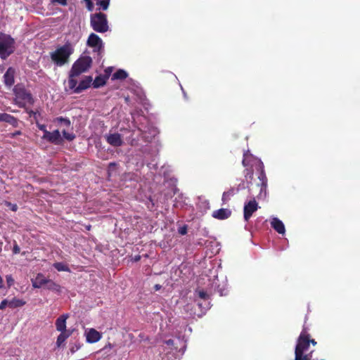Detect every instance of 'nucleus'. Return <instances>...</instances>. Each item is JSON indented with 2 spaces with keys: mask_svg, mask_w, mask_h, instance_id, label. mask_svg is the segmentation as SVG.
I'll list each match as a JSON object with an SVG mask.
<instances>
[{
  "mask_svg": "<svg viewBox=\"0 0 360 360\" xmlns=\"http://www.w3.org/2000/svg\"><path fill=\"white\" fill-rule=\"evenodd\" d=\"M309 333L306 327H303L297 340L295 349V360H311L312 351L305 354L309 347Z\"/></svg>",
  "mask_w": 360,
  "mask_h": 360,
  "instance_id": "obj_1",
  "label": "nucleus"
},
{
  "mask_svg": "<svg viewBox=\"0 0 360 360\" xmlns=\"http://www.w3.org/2000/svg\"><path fill=\"white\" fill-rule=\"evenodd\" d=\"M74 49L70 42L58 48L51 53L52 61L58 66H63L69 61L70 56L73 53Z\"/></svg>",
  "mask_w": 360,
  "mask_h": 360,
  "instance_id": "obj_2",
  "label": "nucleus"
},
{
  "mask_svg": "<svg viewBox=\"0 0 360 360\" xmlns=\"http://www.w3.org/2000/svg\"><path fill=\"white\" fill-rule=\"evenodd\" d=\"M15 51V40L10 35L0 33V57L6 59Z\"/></svg>",
  "mask_w": 360,
  "mask_h": 360,
  "instance_id": "obj_3",
  "label": "nucleus"
},
{
  "mask_svg": "<svg viewBox=\"0 0 360 360\" xmlns=\"http://www.w3.org/2000/svg\"><path fill=\"white\" fill-rule=\"evenodd\" d=\"M17 105L20 108H25L26 103L32 105L34 100L31 93L25 89L24 86L17 84L13 89Z\"/></svg>",
  "mask_w": 360,
  "mask_h": 360,
  "instance_id": "obj_4",
  "label": "nucleus"
},
{
  "mask_svg": "<svg viewBox=\"0 0 360 360\" xmlns=\"http://www.w3.org/2000/svg\"><path fill=\"white\" fill-rule=\"evenodd\" d=\"M90 25L97 32L104 33L109 30L107 15L101 12L91 15Z\"/></svg>",
  "mask_w": 360,
  "mask_h": 360,
  "instance_id": "obj_5",
  "label": "nucleus"
},
{
  "mask_svg": "<svg viewBox=\"0 0 360 360\" xmlns=\"http://www.w3.org/2000/svg\"><path fill=\"white\" fill-rule=\"evenodd\" d=\"M92 65V58L84 56L79 57L72 65L70 70L73 75H80L89 70Z\"/></svg>",
  "mask_w": 360,
  "mask_h": 360,
  "instance_id": "obj_6",
  "label": "nucleus"
},
{
  "mask_svg": "<svg viewBox=\"0 0 360 360\" xmlns=\"http://www.w3.org/2000/svg\"><path fill=\"white\" fill-rule=\"evenodd\" d=\"M259 208V204L255 198L245 202L243 207L244 220L247 222L249 221L253 213L255 212Z\"/></svg>",
  "mask_w": 360,
  "mask_h": 360,
  "instance_id": "obj_7",
  "label": "nucleus"
},
{
  "mask_svg": "<svg viewBox=\"0 0 360 360\" xmlns=\"http://www.w3.org/2000/svg\"><path fill=\"white\" fill-rule=\"evenodd\" d=\"M41 138L54 145H61L63 143V138L61 136L58 129H56L53 131H49V132H46L45 134H43Z\"/></svg>",
  "mask_w": 360,
  "mask_h": 360,
  "instance_id": "obj_8",
  "label": "nucleus"
},
{
  "mask_svg": "<svg viewBox=\"0 0 360 360\" xmlns=\"http://www.w3.org/2000/svg\"><path fill=\"white\" fill-rule=\"evenodd\" d=\"M258 170H259L258 176L259 182L257 184V186L259 188V194H262L263 191H266L267 178L264 172V164L261 160H258Z\"/></svg>",
  "mask_w": 360,
  "mask_h": 360,
  "instance_id": "obj_9",
  "label": "nucleus"
},
{
  "mask_svg": "<svg viewBox=\"0 0 360 360\" xmlns=\"http://www.w3.org/2000/svg\"><path fill=\"white\" fill-rule=\"evenodd\" d=\"M87 45L90 47L96 48L98 51H100L103 47V41L97 34L91 33L88 37Z\"/></svg>",
  "mask_w": 360,
  "mask_h": 360,
  "instance_id": "obj_10",
  "label": "nucleus"
},
{
  "mask_svg": "<svg viewBox=\"0 0 360 360\" xmlns=\"http://www.w3.org/2000/svg\"><path fill=\"white\" fill-rule=\"evenodd\" d=\"M106 141L115 147L121 146L123 143L122 136L118 133L110 134L105 136Z\"/></svg>",
  "mask_w": 360,
  "mask_h": 360,
  "instance_id": "obj_11",
  "label": "nucleus"
},
{
  "mask_svg": "<svg viewBox=\"0 0 360 360\" xmlns=\"http://www.w3.org/2000/svg\"><path fill=\"white\" fill-rule=\"evenodd\" d=\"M15 69L10 67L7 69L6 72L4 75V84L6 86L11 87L15 82Z\"/></svg>",
  "mask_w": 360,
  "mask_h": 360,
  "instance_id": "obj_12",
  "label": "nucleus"
},
{
  "mask_svg": "<svg viewBox=\"0 0 360 360\" xmlns=\"http://www.w3.org/2000/svg\"><path fill=\"white\" fill-rule=\"evenodd\" d=\"M231 215V211L229 209H226V208H221V209L214 210L212 214V217L213 218L219 219V220L226 219L229 217H230Z\"/></svg>",
  "mask_w": 360,
  "mask_h": 360,
  "instance_id": "obj_13",
  "label": "nucleus"
},
{
  "mask_svg": "<svg viewBox=\"0 0 360 360\" xmlns=\"http://www.w3.org/2000/svg\"><path fill=\"white\" fill-rule=\"evenodd\" d=\"M69 316L68 314H64L60 316L56 321V330L59 332H68L66 327V320L68 319Z\"/></svg>",
  "mask_w": 360,
  "mask_h": 360,
  "instance_id": "obj_14",
  "label": "nucleus"
},
{
  "mask_svg": "<svg viewBox=\"0 0 360 360\" xmlns=\"http://www.w3.org/2000/svg\"><path fill=\"white\" fill-rule=\"evenodd\" d=\"M101 334L94 328H90L86 333V342L89 343H95L101 338Z\"/></svg>",
  "mask_w": 360,
  "mask_h": 360,
  "instance_id": "obj_15",
  "label": "nucleus"
},
{
  "mask_svg": "<svg viewBox=\"0 0 360 360\" xmlns=\"http://www.w3.org/2000/svg\"><path fill=\"white\" fill-rule=\"evenodd\" d=\"M93 78L91 76H86L80 81L79 85L75 89V94H79L82 91L87 89L92 84Z\"/></svg>",
  "mask_w": 360,
  "mask_h": 360,
  "instance_id": "obj_16",
  "label": "nucleus"
},
{
  "mask_svg": "<svg viewBox=\"0 0 360 360\" xmlns=\"http://www.w3.org/2000/svg\"><path fill=\"white\" fill-rule=\"evenodd\" d=\"M271 227L277 231L280 234H284L285 229V226L282 221H281L279 219L274 217L272 219L271 221Z\"/></svg>",
  "mask_w": 360,
  "mask_h": 360,
  "instance_id": "obj_17",
  "label": "nucleus"
},
{
  "mask_svg": "<svg viewBox=\"0 0 360 360\" xmlns=\"http://www.w3.org/2000/svg\"><path fill=\"white\" fill-rule=\"evenodd\" d=\"M47 278L42 274H38L34 280H32V286L34 288H40L46 285Z\"/></svg>",
  "mask_w": 360,
  "mask_h": 360,
  "instance_id": "obj_18",
  "label": "nucleus"
},
{
  "mask_svg": "<svg viewBox=\"0 0 360 360\" xmlns=\"http://www.w3.org/2000/svg\"><path fill=\"white\" fill-rule=\"evenodd\" d=\"M195 294L198 295L200 299L205 302V306L203 307V309L205 310H207L210 308V295L207 293V292L202 290H195Z\"/></svg>",
  "mask_w": 360,
  "mask_h": 360,
  "instance_id": "obj_19",
  "label": "nucleus"
},
{
  "mask_svg": "<svg viewBox=\"0 0 360 360\" xmlns=\"http://www.w3.org/2000/svg\"><path fill=\"white\" fill-rule=\"evenodd\" d=\"M108 75H98L92 82V86L94 88H99L104 86L108 79Z\"/></svg>",
  "mask_w": 360,
  "mask_h": 360,
  "instance_id": "obj_20",
  "label": "nucleus"
},
{
  "mask_svg": "<svg viewBox=\"0 0 360 360\" xmlns=\"http://www.w3.org/2000/svg\"><path fill=\"white\" fill-rule=\"evenodd\" d=\"M2 122L8 123L13 127H17L18 126V120L10 114L4 113Z\"/></svg>",
  "mask_w": 360,
  "mask_h": 360,
  "instance_id": "obj_21",
  "label": "nucleus"
},
{
  "mask_svg": "<svg viewBox=\"0 0 360 360\" xmlns=\"http://www.w3.org/2000/svg\"><path fill=\"white\" fill-rule=\"evenodd\" d=\"M72 332H60V334L58 336L56 340V347H60L65 340L71 335Z\"/></svg>",
  "mask_w": 360,
  "mask_h": 360,
  "instance_id": "obj_22",
  "label": "nucleus"
},
{
  "mask_svg": "<svg viewBox=\"0 0 360 360\" xmlns=\"http://www.w3.org/2000/svg\"><path fill=\"white\" fill-rule=\"evenodd\" d=\"M77 75H73L72 72L70 71L69 77H68V86L70 89L73 90V92L75 93V89H77V81L75 77H78Z\"/></svg>",
  "mask_w": 360,
  "mask_h": 360,
  "instance_id": "obj_23",
  "label": "nucleus"
},
{
  "mask_svg": "<svg viewBox=\"0 0 360 360\" xmlns=\"http://www.w3.org/2000/svg\"><path fill=\"white\" fill-rule=\"evenodd\" d=\"M8 302H9L8 307H10L11 309L21 307H23L26 304V302L24 301L23 300H20V299H18L16 297H13L11 300H10Z\"/></svg>",
  "mask_w": 360,
  "mask_h": 360,
  "instance_id": "obj_24",
  "label": "nucleus"
},
{
  "mask_svg": "<svg viewBox=\"0 0 360 360\" xmlns=\"http://www.w3.org/2000/svg\"><path fill=\"white\" fill-rule=\"evenodd\" d=\"M46 288L54 291V292H60V285L52 280L48 279L46 283Z\"/></svg>",
  "mask_w": 360,
  "mask_h": 360,
  "instance_id": "obj_25",
  "label": "nucleus"
},
{
  "mask_svg": "<svg viewBox=\"0 0 360 360\" xmlns=\"http://www.w3.org/2000/svg\"><path fill=\"white\" fill-rule=\"evenodd\" d=\"M128 76V74L127 72L124 70H117L112 76V80H115V79H120V80H123L124 79H126Z\"/></svg>",
  "mask_w": 360,
  "mask_h": 360,
  "instance_id": "obj_26",
  "label": "nucleus"
},
{
  "mask_svg": "<svg viewBox=\"0 0 360 360\" xmlns=\"http://www.w3.org/2000/svg\"><path fill=\"white\" fill-rule=\"evenodd\" d=\"M234 194L235 191L233 188H231L229 191L224 192L221 198L222 203L224 205L226 204Z\"/></svg>",
  "mask_w": 360,
  "mask_h": 360,
  "instance_id": "obj_27",
  "label": "nucleus"
},
{
  "mask_svg": "<svg viewBox=\"0 0 360 360\" xmlns=\"http://www.w3.org/2000/svg\"><path fill=\"white\" fill-rule=\"evenodd\" d=\"M55 122L60 123L65 126L66 127H70L71 125V122L69 118L58 117L54 120Z\"/></svg>",
  "mask_w": 360,
  "mask_h": 360,
  "instance_id": "obj_28",
  "label": "nucleus"
},
{
  "mask_svg": "<svg viewBox=\"0 0 360 360\" xmlns=\"http://www.w3.org/2000/svg\"><path fill=\"white\" fill-rule=\"evenodd\" d=\"M110 0H97L96 4L101 6L100 9L106 11L108 8Z\"/></svg>",
  "mask_w": 360,
  "mask_h": 360,
  "instance_id": "obj_29",
  "label": "nucleus"
},
{
  "mask_svg": "<svg viewBox=\"0 0 360 360\" xmlns=\"http://www.w3.org/2000/svg\"><path fill=\"white\" fill-rule=\"evenodd\" d=\"M53 266L58 271H68V267L61 262H56L53 264Z\"/></svg>",
  "mask_w": 360,
  "mask_h": 360,
  "instance_id": "obj_30",
  "label": "nucleus"
},
{
  "mask_svg": "<svg viewBox=\"0 0 360 360\" xmlns=\"http://www.w3.org/2000/svg\"><path fill=\"white\" fill-rule=\"evenodd\" d=\"M62 134H63V138L68 141H72L76 138V136L75 134L68 133L65 130H63Z\"/></svg>",
  "mask_w": 360,
  "mask_h": 360,
  "instance_id": "obj_31",
  "label": "nucleus"
},
{
  "mask_svg": "<svg viewBox=\"0 0 360 360\" xmlns=\"http://www.w3.org/2000/svg\"><path fill=\"white\" fill-rule=\"evenodd\" d=\"M26 112L28 113L29 116L31 117H33L34 119L37 121V116L38 115H40L39 112H37V111H34L32 110H28V109H26Z\"/></svg>",
  "mask_w": 360,
  "mask_h": 360,
  "instance_id": "obj_32",
  "label": "nucleus"
},
{
  "mask_svg": "<svg viewBox=\"0 0 360 360\" xmlns=\"http://www.w3.org/2000/svg\"><path fill=\"white\" fill-rule=\"evenodd\" d=\"M6 283H7L8 288H11L12 285H14L15 280L11 275H7L6 276Z\"/></svg>",
  "mask_w": 360,
  "mask_h": 360,
  "instance_id": "obj_33",
  "label": "nucleus"
},
{
  "mask_svg": "<svg viewBox=\"0 0 360 360\" xmlns=\"http://www.w3.org/2000/svg\"><path fill=\"white\" fill-rule=\"evenodd\" d=\"M36 124L38 129L43 131L44 134H45L46 132H49L45 124L39 123L37 120L36 121Z\"/></svg>",
  "mask_w": 360,
  "mask_h": 360,
  "instance_id": "obj_34",
  "label": "nucleus"
},
{
  "mask_svg": "<svg viewBox=\"0 0 360 360\" xmlns=\"http://www.w3.org/2000/svg\"><path fill=\"white\" fill-rule=\"evenodd\" d=\"M187 230H188V227L186 225H184L181 227H180L179 229H178V232L180 235H186L187 233Z\"/></svg>",
  "mask_w": 360,
  "mask_h": 360,
  "instance_id": "obj_35",
  "label": "nucleus"
},
{
  "mask_svg": "<svg viewBox=\"0 0 360 360\" xmlns=\"http://www.w3.org/2000/svg\"><path fill=\"white\" fill-rule=\"evenodd\" d=\"M8 300L5 299L3 300L0 303V310L4 309L7 306L8 307Z\"/></svg>",
  "mask_w": 360,
  "mask_h": 360,
  "instance_id": "obj_36",
  "label": "nucleus"
},
{
  "mask_svg": "<svg viewBox=\"0 0 360 360\" xmlns=\"http://www.w3.org/2000/svg\"><path fill=\"white\" fill-rule=\"evenodd\" d=\"M6 205L8 207H10V209L13 211V212H15L17 211L18 210V205L16 204H13L10 202H6Z\"/></svg>",
  "mask_w": 360,
  "mask_h": 360,
  "instance_id": "obj_37",
  "label": "nucleus"
},
{
  "mask_svg": "<svg viewBox=\"0 0 360 360\" xmlns=\"http://www.w3.org/2000/svg\"><path fill=\"white\" fill-rule=\"evenodd\" d=\"M86 3V8L89 11H92L93 10V8H94V6H93V3L91 1V0H84Z\"/></svg>",
  "mask_w": 360,
  "mask_h": 360,
  "instance_id": "obj_38",
  "label": "nucleus"
},
{
  "mask_svg": "<svg viewBox=\"0 0 360 360\" xmlns=\"http://www.w3.org/2000/svg\"><path fill=\"white\" fill-rule=\"evenodd\" d=\"M249 157H250L249 155H248L247 153H244V155H243V166L246 167V166L248 165V159Z\"/></svg>",
  "mask_w": 360,
  "mask_h": 360,
  "instance_id": "obj_39",
  "label": "nucleus"
},
{
  "mask_svg": "<svg viewBox=\"0 0 360 360\" xmlns=\"http://www.w3.org/2000/svg\"><path fill=\"white\" fill-rule=\"evenodd\" d=\"M21 134H22L21 131H16L13 133L10 134L8 136L10 138H15V136H17L18 135H21Z\"/></svg>",
  "mask_w": 360,
  "mask_h": 360,
  "instance_id": "obj_40",
  "label": "nucleus"
},
{
  "mask_svg": "<svg viewBox=\"0 0 360 360\" xmlns=\"http://www.w3.org/2000/svg\"><path fill=\"white\" fill-rule=\"evenodd\" d=\"M198 305L199 307V308L201 309V312L202 313L203 311H205L204 309H203V307L205 306V302L202 300V302L200 301H198Z\"/></svg>",
  "mask_w": 360,
  "mask_h": 360,
  "instance_id": "obj_41",
  "label": "nucleus"
},
{
  "mask_svg": "<svg viewBox=\"0 0 360 360\" xmlns=\"http://www.w3.org/2000/svg\"><path fill=\"white\" fill-rule=\"evenodd\" d=\"M117 166V164L115 162H110L108 165V171L113 170Z\"/></svg>",
  "mask_w": 360,
  "mask_h": 360,
  "instance_id": "obj_42",
  "label": "nucleus"
},
{
  "mask_svg": "<svg viewBox=\"0 0 360 360\" xmlns=\"http://www.w3.org/2000/svg\"><path fill=\"white\" fill-rule=\"evenodd\" d=\"M53 2H56L62 6L67 5V0H53Z\"/></svg>",
  "mask_w": 360,
  "mask_h": 360,
  "instance_id": "obj_43",
  "label": "nucleus"
},
{
  "mask_svg": "<svg viewBox=\"0 0 360 360\" xmlns=\"http://www.w3.org/2000/svg\"><path fill=\"white\" fill-rule=\"evenodd\" d=\"M20 251V248H19V246L18 245H15L13 246V252L14 254H18Z\"/></svg>",
  "mask_w": 360,
  "mask_h": 360,
  "instance_id": "obj_44",
  "label": "nucleus"
},
{
  "mask_svg": "<svg viewBox=\"0 0 360 360\" xmlns=\"http://www.w3.org/2000/svg\"><path fill=\"white\" fill-rule=\"evenodd\" d=\"M309 345L311 344L313 346H316L317 345V342L314 339L311 338V335L309 333Z\"/></svg>",
  "mask_w": 360,
  "mask_h": 360,
  "instance_id": "obj_45",
  "label": "nucleus"
},
{
  "mask_svg": "<svg viewBox=\"0 0 360 360\" xmlns=\"http://www.w3.org/2000/svg\"><path fill=\"white\" fill-rule=\"evenodd\" d=\"M79 347H80L79 346H75V347H72V348H70V352H71L72 353H74V352H75L77 350H78V349H79Z\"/></svg>",
  "mask_w": 360,
  "mask_h": 360,
  "instance_id": "obj_46",
  "label": "nucleus"
},
{
  "mask_svg": "<svg viewBox=\"0 0 360 360\" xmlns=\"http://www.w3.org/2000/svg\"><path fill=\"white\" fill-rule=\"evenodd\" d=\"M4 287V280L3 278L0 276V288Z\"/></svg>",
  "mask_w": 360,
  "mask_h": 360,
  "instance_id": "obj_47",
  "label": "nucleus"
},
{
  "mask_svg": "<svg viewBox=\"0 0 360 360\" xmlns=\"http://www.w3.org/2000/svg\"><path fill=\"white\" fill-rule=\"evenodd\" d=\"M161 288H162V286L160 285H159V284H156L154 286V288H155V290H159Z\"/></svg>",
  "mask_w": 360,
  "mask_h": 360,
  "instance_id": "obj_48",
  "label": "nucleus"
},
{
  "mask_svg": "<svg viewBox=\"0 0 360 360\" xmlns=\"http://www.w3.org/2000/svg\"><path fill=\"white\" fill-rule=\"evenodd\" d=\"M4 113L0 112V122H2Z\"/></svg>",
  "mask_w": 360,
  "mask_h": 360,
  "instance_id": "obj_49",
  "label": "nucleus"
},
{
  "mask_svg": "<svg viewBox=\"0 0 360 360\" xmlns=\"http://www.w3.org/2000/svg\"><path fill=\"white\" fill-rule=\"evenodd\" d=\"M141 257L140 256H136L135 257V261H139Z\"/></svg>",
  "mask_w": 360,
  "mask_h": 360,
  "instance_id": "obj_50",
  "label": "nucleus"
},
{
  "mask_svg": "<svg viewBox=\"0 0 360 360\" xmlns=\"http://www.w3.org/2000/svg\"><path fill=\"white\" fill-rule=\"evenodd\" d=\"M108 347L109 348H112V345L110 343H108V345L105 346V347Z\"/></svg>",
  "mask_w": 360,
  "mask_h": 360,
  "instance_id": "obj_51",
  "label": "nucleus"
}]
</instances>
